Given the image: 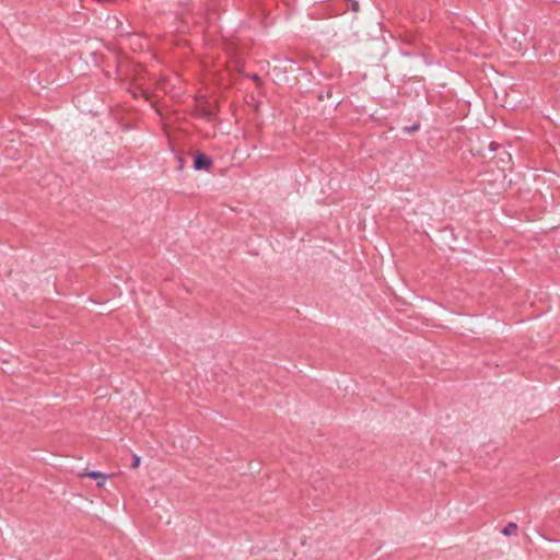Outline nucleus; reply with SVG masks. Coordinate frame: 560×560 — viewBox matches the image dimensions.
<instances>
[{
  "instance_id": "nucleus-7",
  "label": "nucleus",
  "mask_w": 560,
  "mask_h": 560,
  "mask_svg": "<svg viewBox=\"0 0 560 560\" xmlns=\"http://www.w3.org/2000/svg\"><path fill=\"white\" fill-rule=\"evenodd\" d=\"M250 79H252L253 81H259V80H260V77H259L258 74H253V75H250Z\"/></svg>"
},
{
  "instance_id": "nucleus-3",
  "label": "nucleus",
  "mask_w": 560,
  "mask_h": 560,
  "mask_svg": "<svg viewBox=\"0 0 560 560\" xmlns=\"http://www.w3.org/2000/svg\"><path fill=\"white\" fill-rule=\"evenodd\" d=\"M517 524L516 523H513V522H510L508 523V525L502 529V534L504 536H512V535H516L517 533Z\"/></svg>"
},
{
  "instance_id": "nucleus-4",
  "label": "nucleus",
  "mask_w": 560,
  "mask_h": 560,
  "mask_svg": "<svg viewBox=\"0 0 560 560\" xmlns=\"http://www.w3.org/2000/svg\"><path fill=\"white\" fill-rule=\"evenodd\" d=\"M141 457L138 455H133L131 468H137L140 465Z\"/></svg>"
},
{
  "instance_id": "nucleus-2",
  "label": "nucleus",
  "mask_w": 560,
  "mask_h": 560,
  "mask_svg": "<svg viewBox=\"0 0 560 560\" xmlns=\"http://www.w3.org/2000/svg\"><path fill=\"white\" fill-rule=\"evenodd\" d=\"M80 477H89L91 479L97 480V486L102 487L107 479V475L102 474L101 471L93 470L86 474H80Z\"/></svg>"
},
{
  "instance_id": "nucleus-6",
  "label": "nucleus",
  "mask_w": 560,
  "mask_h": 560,
  "mask_svg": "<svg viewBox=\"0 0 560 560\" xmlns=\"http://www.w3.org/2000/svg\"><path fill=\"white\" fill-rule=\"evenodd\" d=\"M419 127H420L419 124H415V125H412L410 127H405L404 130L407 131V132H411V131L418 130Z\"/></svg>"
},
{
  "instance_id": "nucleus-5",
  "label": "nucleus",
  "mask_w": 560,
  "mask_h": 560,
  "mask_svg": "<svg viewBox=\"0 0 560 560\" xmlns=\"http://www.w3.org/2000/svg\"><path fill=\"white\" fill-rule=\"evenodd\" d=\"M177 161H178V166H177V168H178V170H183V168H184V165H185V160H184L183 155H180V154H179V155H177Z\"/></svg>"
},
{
  "instance_id": "nucleus-1",
  "label": "nucleus",
  "mask_w": 560,
  "mask_h": 560,
  "mask_svg": "<svg viewBox=\"0 0 560 560\" xmlns=\"http://www.w3.org/2000/svg\"><path fill=\"white\" fill-rule=\"evenodd\" d=\"M213 164L212 159L201 152L194 154V168L196 171H209Z\"/></svg>"
}]
</instances>
